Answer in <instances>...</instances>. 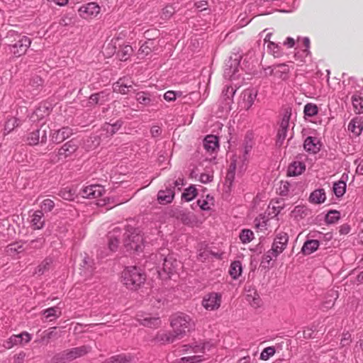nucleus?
I'll return each mask as SVG.
<instances>
[{"mask_svg": "<svg viewBox=\"0 0 363 363\" xmlns=\"http://www.w3.org/2000/svg\"><path fill=\"white\" fill-rule=\"evenodd\" d=\"M7 38L13 39L9 45L10 52L15 57H19L24 55L31 44V40L26 36L11 30L8 33Z\"/></svg>", "mask_w": 363, "mask_h": 363, "instance_id": "f257e3e1", "label": "nucleus"}, {"mask_svg": "<svg viewBox=\"0 0 363 363\" xmlns=\"http://www.w3.org/2000/svg\"><path fill=\"white\" fill-rule=\"evenodd\" d=\"M145 275L135 267L125 268L122 273V282L131 290L137 289L144 283Z\"/></svg>", "mask_w": 363, "mask_h": 363, "instance_id": "f03ea898", "label": "nucleus"}, {"mask_svg": "<svg viewBox=\"0 0 363 363\" xmlns=\"http://www.w3.org/2000/svg\"><path fill=\"white\" fill-rule=\"evenodd\" d=\"M171 325L175 334V337L178 339H181L188 332L194 328V322L189 315L179 314L172 318Z\"/></svg>", "mask_w": 363, "mask_h": 363, "instance_id": "7ed1b4c3", "label": "nucleus"}, {"mask_svg": "<svg viewBox=\"0 0 363 363\" xmlns=\"http://www.w3.org/2000/svg\"><path fill=\"white\" fill-rule=\"evenodd\" d=\"M91 347L88 345H82L77 347H73L69 350H66L55 356L53 361L55 363L65 360L72 361L86 354L91 351Z\"/></svg>", "mask_w": 363, "mask_h": 363, "instance_id": "20e7f679", "label": "nucleus"}, {"mask_svg": "<svg viewBox=\"0 0 363 363\" xmlns=\"http://www.w3.org/2000/svg\"><path fill=\"white\" fill-rule=\"evenodd\" d=\"M101 11L100 6L96 2H89L83 4L78 9L79 16L85 20H91L96 18Z\"/></svg>", "mask_w": 363, "mask_h": 363, "instance_id": "39448f33", "label": "nucleus"}, {"mask_svg": "<svg viewBox=\"0 0 363 363\" xmlns=\"http://www.w3.org/2000/svg\"><path fill=\"white\" fill-rule=\"evenodd\" d=\"M288 242L289 235L287 233L283 232L278 233L274 240L270 250L272 255L277 257L286 249Z\"/></svg>", "mask_w": 363, "mask_h": 363, "instance_id": "423d86ee", "label": "nucleus"}, {"mask_svg": "<svg viewBox=\"0 0 363 363\" xmlns=\"http://www.w3.org/2000/svg\"><path fill=\"white\" fill-rule=\"evenodd\" d=\"M221 299L220 294L212 292L203 296L201 304L208 311H216L220 308Z\"/></svg>", "mask_w": 363, "mask_h": 363, "instance_id": "0eeeda50", "label": "nucleus"}, {"mask_svg": "<svg viewBox=\"0 0 363 363\" xmlns=\"http://www.w3.org/2000/svg\"><path fill=\"white\" fill-rule=\"evenodd\" d=\"M143 243V235L138 233L133 232L127 235L124 245L127 250L138 252L142 250Z\"/></svg>", "mask_w": 363, "mask_h": 363, "instance_id": "6e6552de", "label": "nucleus"}, {"mask_svg": "<svg viewBox=\"0 0 363 363\" xmlns=\"http://www.w3.org/2000/svg\"><path fill=\"white\" fill-rule=\"evenodd\" d=\"M256 96L257 93L251 89L244 90L241 94L240 106L245 110H248L254 104Z\"/></svg>", "mask_w": 363, "mask_h": 363, "instance_id": "1a4fd4ad", "label": "nucleus"}, {"mask_svg": "<svg viewBox=\"0 0 363 363\" xmlns=\"http://www.w3.org/2000/svg\"><path fill=\"white\" fill-rule=\"evenodd\" d=\"M105 192L104 188L101 185H90L83 189L82 195L86 199H96L101 196Z\"/></svg>", "mask_w": 363, "mask_h": 363, "instance_id": "9d476101", "label": "nucleus"}, {"mask_svg": "<svg viewBox=\"0 0 363 363\" xmlns=\"http://www.w3.org/2000/svg\"><path fill=\"white\" fill-rule=\"evenodd\" d=\"M47 140L46 130L38 129L35 131L31 132L28 138L27 141L29 145H35L40 143H45Z\"/></svg>", "mask_w": 363, "mask_h": 363, "instance_id": "9b49d317", "label": "nucleus"}, {"mask_svg": "<svg viewBox=\"0 0 363 363\" xmlns=\"http://www.w3.org/2000/svg\"><path fill=\"white\" fill-rule=\"evenodd\" d=\"M77 147L78 145L74 141H68L59 149L58 155L61 159H65L72 155L77 150Z\"/></svg>", "mask_w": 363, "mask_h": 363, "instance_id": "f8f14e48", "label": "nucleus"}, {"mask_svg": "<svg viewBox=\"0 0 363 363\" xmlns=\"http://www.w3.org/2000/svg\"><path fill=\"white\" fill-rule=\"evenodd\" d=\"M73 134L72 130L69 127H63L56 130L51 135V140L53 143H60Z\"/></svg>", "mask_w": 363, "mask_h": 363, "instance_id": "ddd939ff", "label": "nucleus"}, {"mask_svg": "<svg viewBox=\"0 0 363 363\" xmlns=\"http://www.w3.org/2000/svg\"><path fill=\"white\" fill-rule=\"evenodd\" d=\"M43 213L41 211H35L31 216L30 223L34 230H40L45 225Z\"/></svg>", "mask_w": 363, "mask_h": 363, "instance_id": "4468645a", "label": "nucleus"}, {"mask_svg": "<svg viewBox=\"0 0 363 363\" xmlns=\"http://www.w3.org/2000/svg\"><path fill=\"white\" fill-rule=\"evenodd\" d=\"M348 130L354 136L360 135L363 130V119L359 117L352 119L348 124Z\"/></svg>", "mask_w": 363, "mask_h": 363, "instance_id": "2eb2a0df", "label": "nucleus"}, {"mask_svg": "<svg viewBox=\"0 0 363 363\" xmlns=\"http://www.w3.org/2000/svg\"><path fill=\"white\" fill-rule=\"evenodd\" d=\"M211 347L212 345H211L209 342H203L202 344H193L191 345H184L182 351L184 352H188L189 349H191V351L195 354H203L206 350H210Z\"/></svg>", "mask_w": 363, "mask_h": 363, "instance_id": "dca6fc26", "label": "nucleus"}, {"mask_svg": "<svg viewBox=\"0 0 363 363\" xmlns=\"http://www.w3.org/2000/svg\"><path fill=\"white\" fill-rule=\"evenodd\" d=\"M203 147L208 152H214L218 149V138L213 135H207L203 140Z\"/></svg>", "mask_w": 363, "mask_h": 363, "instance_id": "f3484780", "label": "nucleus"}, {"mask_svg": "<svg viewBox=\"0 0 363 363\" xmlns=\"http://www.w3.org/2000/svg\"><path fill=\"white\" fill-rule=\"evenodd\" d=\"M132 88V82L126 79H120L113 84V90L121 94H126L129 92V89Z\"/></svg>", "mask_w": 363, "mask_h": 363, "instance_id": "a211bd4d", "label": "nucleus"}, {"mask_svg": "<svg viewBox=\"0 0 363 363\" xmlns=\"http://www.w3.org/2000/svg\"><path fill=\"white\" fill-rule=\"evenodd\" d=\"M174 197V192L171 189L160 190L157 194V200L160 204H167L172 201Z\"/></svg>", "mask_w": 363, "mask_h": 363, "instance_id": "6ab92c4d", "label": "nucleus"}, {"mask_svg": "<svg viewBox=\"0 0 363 363\" xmlns=\"http://www.w3.org/2000/svg\"><path fill=\"white\" fill-rule=\"evenodd\" d=\"M306 169L305 164L300 162L296 161L292 162L288 167L287 175L295 177L301 174Z\"/></svg>", "mask_w": 363, "mask_h": 363, "instance_id": "aec40b11", "label": "nucleus"}, {"mask_svg": "<svg viewBox=\"0 0 363 363\" xmlns=\"http://www.w3.org/2000/svg\"><path fill=\"white\" fill-rule=\"evenodd\" d=\"M121 234V230L117 228L108 234V247L112 252L116 251L118 247Z\"/></svg>", "mask_w": 363, "mask_h": 363, "instance_id": "412c9836", "label": "nucleus"}, {"mask_svg": "<svg viewBox=\"0 0 363 363\" xmlns=\"http://www.w3.org/2000/svg\"><path fill=\"white\" fill-rule=\"evenodd\" d=\"M291 116V108H286L284 110L282 118L280 122V129L279 130V134H284L285 135L289 125V121Z\"/></svg>", "mask_w": 363, "mask_h": 363, "instance_id": "4be33fe9", "label": "nucleus"}, {"mask_svg": "<svg viewBox=\"0 0 363 363\" xmlns=\"http://www.w3.org/2000/svg\"><path fill=\"white\" fill-rule=\"evenodd\" d=\"M303 146L306 151L313 153H315L320 150L318 140L313 137H308L304 141Z\"/></svg>", "mask_w": 363, "mask_h": 363, "instance_id": "5701e85b", "label": "nucleus"}, {"mask_svg": "<svg viewBox=\"0 0 363 363\" xmlns=\"http://www.w3.org/2000/svg\"><path fill=\"white\" fill-rule=\"evenodd\" d=\"M178 263L176 260L173 259L172 257H167L163 259L162 269L167 274H172L177 267Z\"/></svg>", "mask_w": 363, "mask_h": 363, "instance_id": "b1692460", "label": "nucleus"}, {"mask_svg": "<svg viewBox=\"0 0 363 363\" xmlns=\"http://www.w3.org/2000/svg\"><path fill=\"white\" fill-rule=\"evenodd\" d=\"M319 242L317 240H309L304 242L301 251L304 255H311L318 250Z\"/></svg>", "mask_w": 363, "mask_h": 363, "instance_id": "393cba45", "label": "nucleus"}, {"mask_svg": "<svg viewBox=\"0 0 363 363\" xmlns=\"http://www.w3.org/2000/svg\"><path fill=\"white\" fill-rule=\"evenodd\" d=\"M310 201L313 203L320 204L326 199V195L323 189H316L311 194Z\"/></svg>", "mask_w": 363, "mask_h": 363, "instance_id": "a878e982", "label": "nucleus"}, {"mask_svg": "<svg viewBox=\"0 0 363 363\" xmlns=\"http://www.w3.org/2000/svg\"><path fill=\"white\" fill-rule=\"evenodd\" d=\"M42 314L44 315L45 319L49 320H55L59 318L61 314V309L59 307H51L43 311Z\"/></svg>", "mask_w": 363, "mask_h": 363, "instance_id": "bb28decb", "label": "nucleus"}, {"mask_svg": "<svg viewBox=\"0 0 363 363\" xmlns=\"http://www.w3.org/2000/svg\"><path fill=\"white\" fill-rule=\"evenodd\" d=\"M242 264L240 261H235L231 263L229 269V274L233 279H238L242 273Z\"/></svg>", "mask_w": 363, "mask_h": 363, "instance_id": "cd10ccee", "label": "nucleus"}, {"mask_svg": "<svg viewBox=\"0 0 363 363\" xmlns=\"http://www.w3.org/2000/svg\"><path fill=\"white\" fill-rule=\"evenodd\" d=\"M156 338L159 342L162 343H171L178 339L177 337H175L174 331L172 333L165 332L158 333Z\"/></svg>", "mask_w": 363, "mask_h": 363, "instance_id": "c85d7f7f", "label": "nucleus"}, {"mask_svg": "<svg viewBox=\"0 0 363 363\" xmlns=\"http://www.w3.org/2000/svg\"><path fill=\"white\" fill-rule=\"evenodd\" d=\"M75 195H76V190L73 188L68 187V186L61 189L58 193L59 196H60L63 199L67 200V201L73 200Z\"/></svg>", "mask_w": 363, "mask_h": 363, "instance_id": "c756f323", "label": "nucleus"}, {"mask_svg": "<svg viewBox=\"0 0 363 363\" xmlns=\"http://www.w3.org/2000/svg\"><path fill=\"white\" fill-rule=\"evenodd\" d=\"M352 106L354 111L357 114H361L363 113V98L354 95L352 97Z\"/></svg>", "mask_w": 363, "mask_h": 363, "instance_id": "7c9ffc66", "label": "nucleus"}, {"mask_svg": "<svg viewBox=\"0 0 363 363\" xmlns=\"http://www.w3.org/2000/svg\"><path fill=\"white\" fill-rule=\"evenodd\" d=\"M303 113L305 117H313L318 114V108L315 104L308 103L304 106Z\"/></svg>", "mask_w": 363, "mask_h": 363, "instance_id": "2f4dec72", "label": "nucleus"}, {"mask_svg": "<svg viewBox=\"0 0 363 363\" xmlns=\"http://www.w3.org/2000/svg\"><path fill=\"white\" fill-rule=\"evenodd\" d=\"M197 196V190L194 186L186 188L182 194V198L186 201H191Z\"/></svg>", "mask_w": 363, "mask_h": 363, "instance_id": "473e14b6", "label": "nucleus"}, {"mask_svg": "<svg viewBox=\"0 0 363 363\" xmlns=\"http://www.w3.org/2000/svg\"><path fill=\"white\" fill-rule=\"evenodd\" d=\"M240 239L243 244H247L254 239V233L249 229H243L240 233Z\"/></svg>", "mask_w": 363, "mask_h": 363, "instance_id": "72a5a7b5", "label": "nucleus"}, {"mask_svg": "<svg viewBox=\"0 0 363 363\" xmlns=\"http://www.w3.org/2000/svg\"><path fill=\"white\" fill-rule=\"evenodd\" d=\"M346 191V183L343 181H338L333 184V191L337 197L344 195Z\"/></svg>", "mask_w": 363, "mask_h": 363, "instance_id": "f704fd0d", "label": "nucleus"}, {"mask_svg": "<svg viewBox=\"0 0 363 363\" xmlns=\"http://www.w3.org/2000/svg\"><path fill=\"white\" fill-rule=\"evenodd\" d=\"M133 48L129 45H123L118 52V56L122 61L127 60L133 53Z\"/></svg>", "mask_w": 363, "mask_h": 363, "instance_id": "c9c22d12", "label": "nucleus"}, {"mask_svg": "<svg viewBox=\"0 0 363 363\" xmlns=\"http://www.w3.org/2000/svg\"><path fill=\"white\" fill-rule=\"evenodd\" d=\"M153 41L148 40L145 42L138 50V55L143 56L147 55L152 52Z\"/></svg>", "mask_w": 363, "mask_h": 363, "instance_id": "e433bc0d", "label": "nucleus"}, {"mask_svg": "<svg viewBox=\"0 0 363 363\" xmlns=\"http://www.w3.org/2000/svg\"><path fill=\"white\" fill-rule=\"evenodd\" d=\"M40 207V211H41L43 213L50 212L55 207V202L50 199H45L41 202Z\"/></svg>", "mask_w": 363, "mask_h": 363, "instance_id": "4c0bfd02", "label": "nucleus"}, {"mask_svg": "<svg viewBox=\"0 0 363 363\" xmlns=\"http://www.w3.org/2000/svg\"><path fill=\"white\" fill-rule=\"evenodd\" d=\"M140 323L147 327H158L160 324V320L158 318L147 317L140 320Z\"/></svg>", "mask_w": 363, "mask_h": 363, "instance_id": "58836bf2", "label": "nucleus"}, {"mask_svg": "<svg viewBox=\"0 0 363 363\" xmlns=\"http://www.w3.org/2000/svg\"><path fill=\"white\" fill-rule=\"evenodd\" d=\"M203 360V356L197 354L182 357L179 359V363H197L201 362Z\"/></svg>", "mask_w": 363, "mask_h": 363, "instance_id": "ea45409f", "label": "nucleus"}, {"mask_svg": "<svg viewBox=\"0 0 363 363\" xmlns=\"http://www.w3.org/2000/svg\"><path fill=\"white\" fill-rule=\"evenodd\" d=\"M80 265L86 270L92 271L94 266V262L89 256L85 254L82 259Z\"/></svg>", "mask_w": 363, "mask_h": 363, "instance_id": "a19ab883", "label": "nucleus"}, {"mask_svg": "<svg viewBox=\"0 0 363 363\" xmlns=\"http://www.w3.org/2000/svg\"><path fill=\"white\" fill-rule=\"evenodd\" d=\"M22 340H19L18 335H13L10 338L6 341L4 346L7 349H11L15 345H21Z\"/></svg>", "mask_w": 363, "mask_h": 363, "instance_id": "79ce46f5", "label": "nucleus"}, {"mask_svg": "<svg viewBox=\"0 0 363 363\" xmlns=\"http://www.w3.org/2000/svg\"><path fill=\"white\" fill-rule=\"evenodd\" d=\"M131 360L130 357L125 354H118L111 357L108 360V363H127Z\"/></svg>", "mask_w": 363, "mask_h": 363, "instance_id": "37998d69", "label": "nucleus"}, {"mask_svg": "<svg viewBox=\"0 0 363 363\" xmlns=\"http://www.w3.org/2000/svg\"><path fill=\"white\" fill-rule=\"evenodd\" d=\"M289 71V67L285 64L277 65L272 69L273 73L279 77H282V74L288 73Z\"/></svg>", "mask_w": 363, "mask_h": 363, "instance_id": "c03bdc74", "label": "nucleus"}, {"mask_svg": "<svg viewBox=\"0 0 363 363\" xmlns=\"http://www.w3.org/2000/svg\"><path fill=\"white\" fill-rule=\"evenodd\" d=\"M52 263V260L50 258L45 259L40 264L38 267L36 269V273L40 274H43L45 272H46L50 267Z\"/></svg>", "mask_w": 363, "mask_h": 363, "instance_id": "a18cd8bd", "label": "nucleus"}, {"mask_svg": "<svg viewBox=\"0 0 363 363\" xmlns=\"http://www.w3.org/2000/svg\"><path fill=\"white\" fill-rule=\"evenodd\" d=\"M340 213L339 211H330L327 213L325 220L328 223H335L340 219Z\"/></svg>", "mask_w": 363, "mask_h": 363, "instance_id": "49530a36", "label": "nucleus"}, {"mask_svg": "<svg viewBox=\"0 0 363 363\" xmlns=\"http://www.w3.org/2000/svg\"><path fill=\"white\" fill-rule=\"evenodd\" d=\"M136 100L140 104L144 105H149L151 102V99L149 97V94L143 91L138 92L136 94Z\"/></svg>", "mask_w": 363, "mask_h": 363, "instance_id": "de8ad7c7", "label": "nucleus"}, {"mask_svg": "<svg viewBox=\"0 0 363 363\" xmlns=\"http://www.w3.org/2000/svg\"><path fill=\"white\" fill-rule=\"evenodd\" d=\"M275 353L274 347H268L263 350L260 354V359L262 360H267L272 357Z\"/></svg>", "mask_w": 363, "mask_h": 363, "instance_id": "09e8293b", "label": "nucleus"}, {"mask_svg": "<svg viewBox=\"0 0 363 363\" xmlns=\"http://www.w3.org/2000/svg\"><path fill=\"white\" fill-rule=\"evenodd\" d=\"M44 243V239L43 238H38L36 240H31L29 244L28 247L29 248H34V249H39L41 248Z\"/></svg>", "mask_w": 363, "mask_h": 363, "instance_id": "8fccbe9b", "label": "nucleus"}, {"mask_svg": "<svg viewBox=\"0 0 363 363\" xmlns=\"http://www.w3.org/2000/svg\"><path fill=\"white\" fill-rule=\"evenodd\" d=\"M223 96L225 100L230 101L235 94V90L232 86H228L223 91Z\"/></svg>", "mask_w": 363, "mask_h": 363, "instance_id": "3c124183", "label": "nucleus"}, {"mask_svg": "<svg viewBox=\"0 0 363 363\" xmlns=\"http://www.w3.org/2000/svg\"><path fill=\"white\" fill-rule=\"evenodd\" d=\"M350 342H351V335L348 332L343 333L342 337L341 338V340H340V345L342 347H345V346L348 345Z\"/></svg>", "mask_w": 363, "mask_h": 363, "instance_id": "603ef678", "label": "nucleus"}, {"mask_svg": "<svg viewBox=\"0 0 363 363\" xmlns=\"http://www.w3.org/2000/svg\"><path fill=\"white\" fill-rule=\"evenodd\" d=\"M174 13V9L172 6H167L162 9V16L164 18H169Z\"/></svg>", "mask_w": 363, "mask_h": 363, "instance_id": "864d4df0", "label": "nucleus"}, {"mask_svg": "<svg viewBox=\"0 0 363 363\" xmlns=\"http://www.w3.org/2000/svg\"><path fill=\"white\" fill-rule=\"evenodd\" d=\"M177 98V93L174 91H167L164 94V99L167 101H175Z\"/></svg>", "mask_w": 363, "mask_h": 363, "instance_id": "5fc2aeb1", "label": "nucleus"}, {"mask_svg": "<svg viewBox=\"0 0 363 363\" xmlns=\"http://www.w3.org/2000/svg\"><path fill=\"white\" fill-rule=\"evenodd\" d=\"M212 179H213V175L211 174H207V173L201 174L200 176V178H199V181L203 184H207V183L211 182Z\"/></svg>", "mask_w": 363, "mask_h": 363, "instance_id": "6e6d98bb", "label": "nucleus"}, {"mask_svg": "<svg viewBox=\"0 0 363 363\" xmlns=\"http://www.w3.org/2000/svg\"><path fill=\"white\" fill-rule=\"evenodd\" d=\"M351 228L348 224H343L339 227V233L341 235H346L350 232Z\"/></svg>", "mask_w": 363, "mask_h": 363, "instance_id": "4d7b16f0", "label": "nucleus"}, {"mask_svg": "<svg viewBox=\"0 0 363 363\" xmlns=\"http://www.w3.org/2000/svg\"><path fill=\"white\" fill-rule=\"evenodd\" d=\"M296 43V40L291 37H287L285 40L283 42V45L286 47L287 48H292L294 47Z\"/></svg>", "mask_w": 363, "mask_h": 363, "instance_id": "13d9d810", "label": "nucleus"}, {"mask_svg": "<svg viewBox=\"0 0 363 363\" xmlns=\"http://www.w3.org/2000/svg\"><path fill=\"white\" fill-rule=\"evenodd\" d=\"M195 7L200 11H204L208 6V1L206 0H201L195 3Z\"/></svg>", "mask_w": 363, "mask_h": 363, "instance_id": "bf43d9fd", "label": "nucleus"}, {"mask_svg": "<svg viewBox=\"0 0 363 363\" xmlns=\"http://www.w3.org/2000/svg\"><path fill=\"white\" fill-rule=\"evenodd\" d=\"M19 340H22V342L24 341L26 343L29 342L31 340V335L28 332H23L21 334H18Z\"/></svg>", "mask_w": 363, "mask_h": 363, "instance_id": "052dcab7", "label": "nucleus"}, {"mask_svg": "<svg viewBox=\"0 0 363 363\" xmlns=\"http://www.w3.org/2000/svg\"><path fill=\"white\" fill-rule=\"evenodd\" d=\"M274 257L270 252V250L263 255L262 264L267 263L268 265L270 264L272 258Z\"/></svg>", "mask_w": 363, "mask_h": 363, "instance_id": "680f3d73", "label": "nucleus"}, {"mask_svg": "<svg viewBox=\"0 0 363 363\" xmlns=\"http://www.w3.org/2000/svg\"><path fill=\"white\" fill-rule=\"evenodd\" d=\"M102 95H103V93H98V94H94L91 95V96L89 98L90 103H92V104L99 103L101 96H103Z\"/></svg>", "mask_w": 363, "mask_h": 363, "instance_id": "e2e57ef3", "label": "nucleus"}, {"mask_svg": "<svg viewBox=\"0 0 363 363\" xmlns=\"http://www.w3.org/2000/svg\"><path fill=\"white\" fill-rule=\"evenodd\" d=\"M26 354L23 352H21L14 357V363H23Z\"/></svg>", "mask_w": 363, "mask_h": 363, "instance_id": "0e129e2a", "label": "nucleus"}, {"mask_svg": "<svg viewBox=\"0 0 363 363\" xmlns=\"http://www.w3.org/2000/svg\"><path fill=\"white\" fill-rule=\"evenodd\" d=\"M150 132L153 137H158L162 133V129L160 127L155 125L152 127Z\"/></svg>", "mask_w": 363, "mask_h": 363, "instance_id": "69168bd1", "label": "nucleus"}, {"mask_svg": "<svg viewBox=\"0 0 363 363\" xmlns=\"http://www.w3.org/2000/svg\"><path fill=\"white\" fill-rule=\"evenodd\" d=\"M262 222L260 221V219H258V218H256L255 220V225L258 228L265 227V225H266V220H264V218H262Z\"/></svg>", "mask_w": 363, "mask_h": 363, "instance_id": "338daca9", "label": "nucleus"}, {"mask_svg": "<svg viewBox=\"0 0 363 363\" xmlns=\"http://www.w3.org/2000/svg\"><path fill=\"white\" fill-rule=\"evenodd\" d=\"M198 203L200 205L201 208L203 210H208L210 208V206H209L208 202L206 201L205 200H203V201L199 200Z\"/></svg>", "mask_w": 363, "mask_h": 363, "instance_id": "774afa93", "label": "nucleus"}]
</instances>
